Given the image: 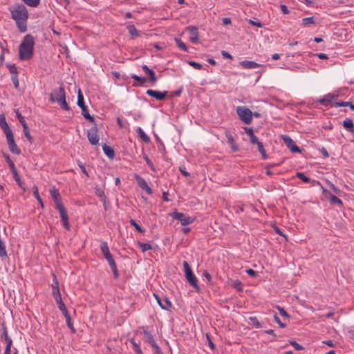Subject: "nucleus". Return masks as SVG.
I'll return each instance as SVG.
<instances>
[{
	"label": "nucleus",
	"instance_id": "nucleus-16",
	"mask_svg": "<svg viewBox=\"0 0 354 354\" xmlns=\"http://www.w3.org/2000/svg\"><path fill=\"white\" fill-rule=\"evenodd\" d=\"M189 33V40L193 44H197L198 42V30L196 26H188L186 28Z\"/></svg>",
	"mask_w": 354,
	"mask_h": 354
},
{
	"label": "nucleus",
	"instance_id": "nucleus-11",
	"mask_svg": "<svg viewBox=\"0 0 354 354\" xmlns=\"http://www.w3.org/2000/svg\"><path fill=\"white\" fill-rule=\"evenodd\" d=\"M282 140L292 153L301 152L299 147L295 145V142L288 136H282Z\"/></svg>",
	"mask_w": 354,
	"mask_h": 354
},
{
	"label": "nucleus",
	"instance_id": "nucleus-36",
	"mask_svg": "<svg viewBox=\"0 0 354 354\" xmlns=\"http://www.w3.org/2000/svg\"><path fill=\"white\" fill-rule=\"evenodd\" d=\"M258 150L261 153L262 158L266 159L268 158V156L266 154V151L264 149L263 145L262 142L258 143L257 145Z\"/></svg>",
	"mask_w": 354,
	"mask_h": 354
},
{
	"label": "nucleus",
	"instance_id": "nucleus-23",
	"mask_svg": "<svg viewBox=\"0 0 354 354\" xmlns=\"http://www.w3.org/2000/svg\"><path fill=\"white\" fill-rule=\"evenodd\" d=\"M102 149H103L104 153L106 155V156L108 158H109L111 159H113L114 158L115 152H114L113 149L111 147L108 146L106 144H104L102 146Z\"/></svg>",
	"mask_w": 354,
	"mask_h": 354
},
{
	"label": "nucleus",
	"instance_id": "nucleus-37",
	"mask_svg": "<svg viewBox=\"0 0 354 354\" xmlns=\"http://www.w3.org/2000/svg\"><path fill=\"white\" fill-rule=\"evenodd\" d=\"M296 176L298 177L300 180H301L304 183H310L312 180L307 177L304 173L297 172L296 174Z\"/></svg>",
	"mask_w": 354,
	"mask_h": 354
},
{
	"label": "nucleus",
	"instance_id": "nucleus-5",
	"mask_svg": "<svg viewBox=\"0 0 354 354\" xmlns=\"http://www.w3.org/2000/svg\"><path fill=\"white\" fill-rule=\"evenodd\" d=\"M236 112L240 119L245 124H250L252 120V112L249 109L243 106H238Z\"/></svg>",
	"mask_w": 354,
	"mask_h": 354
},
{
	"label": "nucleus",
	"instance_id": "nucleus-13",
	"mask_svg": "<svg viewBox=\"0 0 354 354\" xmlns=\"http://www.w3.org/2000/svg\"><path fill=\"white\" fill-rule=\"evenodd\" d=\"M134 178L138 185L142 190H145L148 194H152V189L148 186L147 183L142 177L140 176L137 174H135Z\"/></svg>",
	"mask_w": 354,
	"mask_h": 354
},
{
	"label": "nucleus",
	"instance_id": "nucleus-47",
	"mask_svg": "<svg viewBox=\"0 0 354 354\" xmlns=\"http://www.w3.org/2000/svg\"><path fill=\"white\" fill-rule=\"evenodd\" d=\"M138 245L143 252L152 249L151 245L149 243H138Z\"/></svg>",
	"mask_w": 354,
	"mask_h": 354
},
{
	"label": "nucleus",
	"instance_id": "nucleus-51",
	"mask_svg": "<svg viewBox=\"0 0 354 354\" xmlns=\"http://www.w3.org/2000/svg\"><path fill=\"white\" fill-rule=\"evenodd\" d=\"M15 112H16V116H17V119L19 120V122L21 124V125L24 126V124H27V123L25 121L24 118L21 115V114L19 113V111L17 110Z\"/></svg>",
	"mask_w": 354,
	"mask_h": 354
},
{
	"label": "nucleus",
	"instance_id": "nucleus-22",
	"mask_svg": "<svg viewBox=\"0 0 354 354\" xmlns=\"http://www.w3.org/2000/svg\"><path fill=\"white\" fill-rule=\"evenodd\" d=\"M342 124L348 132L354 133V124L351 119L346 118Z\"/></svg>",
	"mask_w": 354,
	"mask_h": 354
},
{
	"label": "nucleus",
	"instance_id": "nucleus-10",
	"mask_svg": "<svg viewBox=\"0 0 354 354\" xmlns=\"http://www.w3.org/2000/svg\"><path fill=\"white\" fill-rule=\"evenodd\" d=\"M100 250L104 257V258L106 259V261L109 263V265L113 264L115 262V260L113 258V256L110 253L108 244L106 242H102L100 245Z\"/></svg>",
	"mask_w": 354,
	"mask_h": 354
},
{
	"label": "nucleus",
	"instance_id": "nucleus-31",
	"mask_svg": "<svg viewBox=\"0 0 354 354\" xmlns=\"http://www.w3.org/2000/svg\"><path fill=\"white\" fill-rule=\"evenodd\" d=\"M8 147H9L10 151L12 153L17 154V155H19L21 153V150L19 149H18L16 142L11 143V144L8 145Z\"/></svg>",
	"mask_w": 354,
	"mask_h": 354
},
{
	"label": "nucleus",
	"instance_id": "nucleus-27",
	"mask_svg": "<svg viewBox=\"0 0 354 354\" xmlns=\"http://www.w3.org/2000/svg\"><path fill=\"white\" fill-rule=\"evenodd\" d=\"M130 35L134 37L140 36L139 31L136 29L134 25H129L127 27Z\"/></svg>",
	"mask_w": 354,
	"mask_h": 354
},
{
	"label": "nucleus",
	"instance_id": "nucleus-54",
	"mask_svg": "<svg viewBox=\"0 0 354 354\" xmlns=\"http://www.w3.org/2000/svg\"><path fill=\"white\" fill-rule=\"evenodd\" d=\"M109 266L113 272L114 278L117 279L118 277V272L116 263H114L113 264L109 265Z\"/></svg>",
	"mask_w": 354,
	"mask_h": 354
},
{
	"label": "nucleus",
	"instance_id": "nucleus-25",
	"mask_svg": "<svg viewBox=\"0 0 354 354\" xmlns=\"http://www.w3.org/2000/svg\"><path fill=\"white\" fill-rule=\"evenodd\" d=\"M337 97V95H334V94H328V95H324V97L319 100V102L322 104H325L326 102L330 103Z\"/></svg>",
	"mask_w": 354,
	"mask_h": 354
},
{
	"label": "nucleus",
	"instance_id": "nucleus-32",
	"mask_svg": "<svg viewBox=\"0 0 354 354\" xmlns=\"http://www.w3.org/2000/svg\"><path fill=\"white\" fill-rule=\"evenodd\" d=\"M175 41L178 47L180 48L182 50L185 52L188 51L187 46L182 41V40L180 38H175Z\"/></svg>",
	"mask_w": 354,
	"mask_h": 354
},
{
	"label": "nucleus",
	"instance_id": "nucleus-50",
	"mask_svg": "<svg viewBox=\"0 0 354 354\" xmlns=\"http://www.w3.org/2000/svg\"><path fill=\"white\" fill-rule=\"evenodd\" d=\"M290 342V344L292 345L295 350L297 351H301L304 349V347L302 346H301L300 344H299L298 343H297L295 341H293V340H291V341H289Z\"/></svg>",
	"mask_w": 354,
	"mask_h": 354
},
{
	"label": "nucleus",
	"instance_id": "nucleus-60",
	"mask_svg": "<svg viewBox=\"0 0 354 354\" xmlns=\"http://www.w3.org/2000/svg\"><path fill=\"white\" fill-rule=\"evenodd\" d=\"M131 343L132 344L133 348L135 351L136 353L140 351L141 348H140V346L138 344H137L133 339L131 340Z\"/></svg>",
	"mask_w": 354,
	"mask_h": 354
},
{
	"label": "nucleus",
	"instance_id": "nucleus-58",
	"mask_svg": "<svg viewBox=\"0 0 354 354\" xmlns=\"http://www.w3.org/2000/svg\"><path fill=\"white\" fill-rule=\"evenodd\" d=\"M274 319L281 328H285L286 326V324L283 323L277 315H274Z\"/></svg>",
	"mask_w": 354,
	"mask_h": 354
},
{
	"label": "nucleus",
	"instance_id": "nucleus-21",
	"mask_svg": "<svg viewBox=\"0 0 354 354\" xmlns=\"http://www.w3.org/2000/svg\"><path fill=\"white\" fill-rule=\"evenodd\" d=\"M240 65L244 68H256L260 67L261 65L254 61L244 60L240 62Z\"/></svg>",
	"mask_w": 354,
	"mask_h": 354
},
{
	"label": "nucleus",
	"instance_id": "nucleus-7",
	"mask_svg": "<svg viewBox=\"0 0 354 354\" xmlns=\"http://www.w3.org/2000/svg\"><path fill=\"white\" fill-rule=\"evenodd\" d=\"M66 97V93L63 84H61L58 89H54L50 94V101L52 102H59Z\"/></svg>",
	"mask_w": 354,
	"mask_h": 354
},
{
	"label": "nucleus",
	"instance_id": "nucleus-43",
	"mask_svg": "<svg viewBox=\"0 0 354 354\" xmlns=\"http://www.w3.org/2000/svg\"><path fill=\"white\" fill-rule=\"evenodd\" d=\"M26 5L31 7H37L39 3L40 0H22Z\"/></svg>",
	"mask_w": 354,
	"mask_h": 354
},
{
	"label": "nucleus",
	"instance_id": "nucleus-57",
	"mask_svg": "<svg viewBox=\"0 0 354 354\" xmlns=\"http://www.w3.org/2000/svg\"><path fill=\"white\" fill-rule=\"evenodd\" d=\"M11 80H12V81L13 82V84H14L15 87L16 88H19V80H18V76L17 75H12Z\"/></svg>",
	"mask_w": 354,
	"mask_h": 354
},
{
	"label": "nucleus",
	"instance_id": "nucleus-46",
	"mask_svg": "<svg viewBox=\"0 0 354 354\" xmlns=\"http://www.w3.org/2000/svg\"><path fill=\"white\" fill-rule=\"evenodd\" d=\"M130 224L133 226L139 232L144 233L145 230L133 219L129 221Z\"/></svg>",
	"mask_w": 354,
	"mask_h": 354
},
{
	"label": "nucleus",
	"instance_id": "nucleus-56",
	"mask_svg": "<svg viewBox=\"0 0 354 354\" xmlns=\"http://www.w3.org/2000/svg\"><path fill=\"white\" fill-rule=\"evenodd\" d=\"M183 92V87H180L178 90L171 92L169 95V97L172 98L174 96H180Z\"/></svg>",
	"mask_w": 354,
	"mask_h": 354
},
{
	"label": "nucleus",
	"instance_id": "nucleus-30",
	"mask_svg": "<svg viewBox=\"0 0 354 354\" xmlns=\"http://www.w3.org/2000/svg\"><path fill=\"white\" fill-rule=\"evenodd\" d=\"M8 257V254H7V251L6 249L5 243H3V241L1 239H0V257L4 258V257Z\"/></svg>",
	"mask_w": 354,
	"mask_h": 354
},
{
	"label": "nucleus",
	"instance_id": "nucleus-53",
	"mask_svg": "<svg viewBox=\"0 0 354 354\" xmlns=\"http://www.w3.org/2000/svg\"><path fill=\"white\" fill-rule=\"evenodd\" d=\"M189 64L190 66H192V67H194V68L198 69V70L202 69L203 68L202 64H201L200 63L196 62L194 61L189 62Z\"/></svg>",
	"mask_w": 354,
	"mask_h": 354
},
{
	"label": "nucleus",
	"instance_id": "nucleus-26",
	"mask_svg": "<svg viewBox=\"0 0 354 354\" xmlns=\"http://www.w3.org/2000/svg\"><path fill=\"white\" fill-rule=\"evenodd\" d=\"M137 133H138L139 136L140 137V138L145 142H150V138L143 131V130L140 128V127H138L137 129Z\"/></svg>",
	"mask_w": 354,
	"mask_h": 354
},
{
	"label": "nucleus",
	"instance_id": "nucleus-55",
	"mask_svg": "<svg viewBox=\"0 0 354 354\" xmlns=\"http://www.w3.org/2000/svg\"><path fill=\"white\" fill-rule=\"evenodd\" d=\"M66 324H67L68 327L71 330V331L73 333H75V328L73 327L71 316H69L67 318H66Z\"/></svg>",
	"mask_w": 354,
	"mask_h": 354
},
{
	"label": "nucleus",
	"instance_id": "nucleus-44",
	"mask_svg": "<svg viewBox=\"0 0 354 354\" xmlns=\"http://www.w3.org/2000/svg\"><path fill=\"white\" fill-rule=\"evenodd\" d=\"M4 157L6 158L7 163L8 164L10 171L15 169H16L15 165L13 161L10 158V156L8 154H5Z\"/></svg>",
	"mask_w": 354,
	"mask_h": 354
},
{
	"label": "nucleus",
	"instance_id": "nucleus-52",
	"mask_svg": "<svg viewBox=\"0 0 354 354\" xmlns=\"http://www.w3.org/2000/svg\"><path fill=\"white\" fill-rule=\"evenodd\" d=\"M351 102H336L334 104V106L335 107H341V106H349L351 105Z\"/></svg>",
	"mask_w": 354,
	"mask_h": 354
},
{
	"label": "nucleus",
	"instance_id": "nucleus-29",
	"mask_svg": "<svg viewBox=\"0 0 354 354\" xmlns=\"http://www.w3.org/2000/svg\"><path fill=\"white\" fill-rule=\"evenodd\" d=\"M4 133L6 136L8 145L15 142L12 130L7 131Z\"/></svg>",
	"mask_w": 354,
	"mask_h": 354
},
{
	"label": "nucleus",
	"instance_id": "nucleus-4",
	"mask_svg": "<svg viewBox=\"0 0 354 354\" xmlns=\"http://www.w3.org/2000/svg\"><path fill=\"white\" fill-rule=\"evenodd\" d=\"M77 105L81 108L84 118L91 122H95V118L89 114L87 106L85 105L84 97L80 90L78 91Z\"/></svg>",
	"mask_w": 354,
	"mask_h": 354
},
{
	"label": "nucleus",
	"instance_id": "nucleus-15",
	"mask_svg": "<svg viewBox=\"0 0 354 354\" xmlns=\"http://www.w3.org/2000/svg\"><path fill=\"white\" fill-rule=\"evenodd\" d=\"M146 93L149 96L153 97L158 100H165V97L168 95L169 92L167 91L160 92L158 91L149 89L147 91Z\"/></svg>",
	"mask_w": 354,
	"mask_h": 354
},
{
	"label": "nucleus",
	"instance_id": "nucleus-62",
	"mask_svg": "<svg viewBox=\"0 0 354 354\" xmlns=\"http://www.w3.org/2000/svg\"><path fill=\"white\" fill-rule=\"evenodd\" d=\"M206 337H207V339L208 341V344H209V347L212 348V349H215V345L213 343V342L212 341L211 338H210V336L209 334H206Z\"/></svg>",
	"mask_w": 354,
	"mask_h": 354
},
{
	"label": "nucleus",
	"instance_id": "nucleus-61",
	"mask_svg": "<svg viewBox=\"0 0 354 354\" xmlns=\"http://www.w3.org/2000/svg\"><path fill=\"white\" fill-rule=\"evenodd\" d=\"M244 130H245V132L248 134V136L250 137V138L253 136L254 134V131H253V129L252 128H249V127H244L243 128Z\"/></svg>",
	"mask_w": 354,
	"mask_h": 354
},
{
	"label": "nucleus",
	"instance_id": "nucleus-12",
	"mask_svg": "<svg viewBox=\"0 0 354 354\" xmlns=\"http://www.w3.org/2000/svg\"><path fill=\"white\" fill-rule=\"evenodd\" d=\"M143 334L145 337H146V341L147 343H149L152 348L155 350L156 353H160V351L161 350L159 346L156 343L153 335L150 333V331L144 330Z\"/></svg>",
	"mask_w": 354,
	"mask_h": 354
},
{
	"label": "nucleus",
	"instance_id": "nucleus-45",
	"mask_svg": "<svg viewBox=\"0 0 354 354\" xmlns=\"http://www.w3.org/2000/svg\"><path fill=\"white\" fill-rule=\"evenodd\" d=\"M232 288L236 289L239 292L243 291V288L241 287V282L239 280H235L232 283Z\"/></svg>",
	"mask_w": 354,
	"mask_h": 354
},
{
	"label": "nucleus",
	"instance_id": "nucleus-40",
	"mask_svg": "<svg viewBox=\"0 0 354 354\" xmlns=\"http://www.w3.org/2000/svg\"><path fill=\"white\" fill-rule=\"evenodd\" d=\"M315 24V20L313 17H306L302 19V25L304 26H307L310 24Z\"/></svg>",
	"mask_w": 354,
	"mask_h": 354
},
{
	"label": "nucleus",
	"instance_id": "nucleus-34",
	"mask_svg": "<svg viewBox=\"0 0 354 354\" xmlns=\"http://www.w3.org/2000/svg\"><path fill=\"white\" fill-rule=\"evenodd\" d=\"M95 194L100 198L101 201L103 202V203H106V196L104 194V192L102 189L100 188H96L95 189Z\"/></svg>",
	"mask_w": 354,
	"mask_h": 354
},
{
	"label": "nucleus",
	"instance_id": "nucleus-1",
	"mask_svg": "<svg viewBox=\"0 0 354 354\" xmlns=\"http://www.w3.org/2000/svg\"><path fill=\"white\" fill-rule=\"evenodd\" d=\"M10 12L19 30L21 32H25L27 30V20L28 18V12L26 6L23 4L17 5L10 9Z\"/></svg>",
	"mask_w": 354,
	"mask_h": 354
},
{
	"label": "nucleus",
	"instance_id": "nucleus-39",
	"mask_svg": "<svg viewBox=\"0 0 354 354\" xmlns=\"http://www.w3.org/2000/svg\"><path fill=\"white\" fill-rule=\"evenodd\" d=\"M6 66L9 69V71L10 73L12 75H17L18 74V71H17V68L15 66V64H6Z\"/></svg>",
	"mask_w": 354,
	"mask_h": 354
},
{
	"label": "nucleus",
	"instance_id": "nucleus-63",
	"mask_svg": "<svg viewBox=\"0 0 354 354\" xmlns=\"http://www.w3.org/2000/svg\"><path fill=\"white\" fill-rule=\"evenodd\" d=\"M144 159L145 160L147 164L151 167L152 170H155L153 165L147 156H144Z\"/></svg>",
	"mask_w": 354,
	"mask_h": 354
},
{
	"label": "nucleus",
	"instance_id": "nucleus-17",
	"mask_svg": "<svg viewBox=\"0 0 354 354\" xmlns=\"http://www.w3.org/2000/svg\"><path fill=\"white\" fill-rule=\"evenodd\" d=\"M324 193L326 194V196L329 200V202L333 205H337L338 207H342L343 205L342 201L335 196V195L332 194L330 192H326V191L324 189Z\"/></svg>",
	"mask_w": 354,
	"mask_h": 354
},
{
	"label": "nucleus",
	"instance_id": "nucleus-64",
	"mask_svg": "<svg viewBox=\"0 0 354 354\" xmlns=\"http://www.w3.org/2000/svg\"><path fill=\"white\" fill-rule=\"evenodd\" d=\"M221 54L224 58H227V59H233V57L227 51L222 50Z\"/></svg>",
	"mask_w": 354,
	"mask_h": 354
},
{
	"label": "nucleus",
	"instance_id": "nucleus-24",
	"mask_svg": "<svg viewBox=\"0 0 354 354\" xmlns=\"http://www.w3.org/2000/svg\"><path fill=\"white\" fill-rule=\"evenodd\" d=\"M0 127L3 133L7 131L11 130L8 124L6 122L4 115L3 114L0 115Z\"/></svg>",
	"mask_w": 354,
	"mask_h": 354
},
{
	"label": "nucleus",
	"instance_id": "nucleus-42",
	"mask_svg": "<svg viewBox=\"0 0 354 354\" xmlns=\"http://www.w3.org/2000/svg\"><path fill=\"white\" fill-rule=\"evenodd\" d=\"M52 295L56 303H60V301H62L59 290H57L56 291H52Z\"/></svg>",
	"mask_w": 354,
	"mask_h": 354
},
{
	"label": "nucleus",
	"instance_id": "nucleus-28",
	"mask_svg": "<svg viewBox=\"0 0 354 354\" xmlns=\"http://www.w3.org/2000/svg\"><path fill=\"white\" fill-rule=\"evenodd\" d=\"M23 131H24V133L25 137L28 139V140L30 143H32L33 142V138L30 136V131H29V129L28 127V124H24V126H23Z\"/></svg>",
	"mask_w": 354,
	"mask_h": 354
},
{
	"label": "nucleus",
	"instance_id": "nucleus-19",
	"mask_svg": "<svg viewBox=\"0 0 354 354\" xmlns=\"http://www.w3.org/2000/svg\"><path fill=\"white\" fill-rule=\"evenodd\" d=\"M50 193L53 200L55 203V207L59 206V205H63L61 201L60 194L57 189L53 187L50 190Z\"/></svg>",
	"mask_w": 354,
	"mask_h": 354
},
{
	"label": "nucleus",
	"instance_id": "nucleus-14",
	"mask_svg": "<svg viewBox=\"0 0 354 354\" xmlns=\"http://www.w3.org/2000/svg\"><path fill=\"white\" fill-rule=\"evenodd\" d=\"M155 298L157 300L158 304L160 306L162 309L169 310L171 307V303L169 300V299L166 297H164L162 299L159 297L157 294H153Z\"/></svg>",
	"mask_w": 354,
	"mask_h": 354
},
{
	"label": "nucleus",
	"instance_id": "nucleus-18",
	"mask_svg": "<svg viewBox=\"0 0 354 354\" xmlns=\"http://www.w3.org/2000/svg\"><path fill=\"white\" fill-rule=\"evenodd\" d=\"M142 68L145 73L149 75L150 82L154 84L157 82V77L155 75V72L152 69L149 68L147 65H143Z\"/></svg>",
	"mask_w": 354,
	"mask_h": 354
},
{
	"label": "nucleus",
	"instance_id": "nucleus-8",
	"mask_svg": "<svg viewBox=\"0 0 354 354\" xmlns=\"http://www.w3.org/2000/svg\"><path fill=\"white\" fill-rule=\"evenodd\" d=\"M94 123V127L88 129L87 131V137L89 142L93 145H96L99 142V136L97 135L98 129L96 124Z\"/></svg>",
	"mask_w": 354,
	"mask_h": 354
},
{
	"label": "nucleus",
	"instance_id": "nucleus-38",
	"mask_svg": "<svg viewBox=\"0 0 354 354\" xmlns=\"http://www.w3.org/2000/svg\"><path fill=\"white\" fill-rule=\"evenodd\" d=\"M33 194H34L35 197L36 198V199L38 201V202L40 204L41 207H44V205L42 199L39 196V192H38V189H37V187L36 186H35L33 187Z\"/></svg>",
	"mask_w": 354,
	"mask_h": 354
},
{
	"label": "nucleus",
	"instance_id": "nucleus-33",
	"mask_svg": "<svg viewBox=\"0 0 354 354\" xmlns=\"http://www.w3.org/2000/svg\"><path fill=\"white\" fill-rule=\"evenodd\" d=\"M12 174H13V178L15 180V181L17 182V185L24 189V187H22V183L21 181V178L19 177V175L18 174V172L17 171V169L11 171Z\"/></svg>",
	"mask_w": 354,
	"mask_h": 354
},
{
	"label": "nucleus",
	"instance_id": "nucleus-41",
	"mask_svg": "<svg viewBox=\"0 0 354 354\" xmlns=\"http://www.w3.org/2000/svg\"><path fill=\"white\" fill-rule=\"evenodd\" d=\"M57 103L62 109L66 111L70 110V107L66 101V97L62 100H59V102H57Z\"/></svg>",
	"mask_w": 354,
	"mask_h": 354
},
{
	"label": "nucleus",
	"instance_id": "nucleus-49",
	"mask_svg": "<svg viewBox=\"0 0 354 354\" xmlns=\"http://www.w3.org/2000/svg\"><path fill=\"white\" fill-rule=\"evenodd\" d=\"M249 319L250 320V322H252V324H254L256 328H261V324H260V322L258 321V319L257 317H250L249 318Z\"/></svg>",
	"mask_w": 354,
	"mask_h": 354
},
{
	"label": "nucleus",
	"instance_id": "nucleus-2",
	"mask_svg": "<svg viewBox=\"0 0 354 354\" xmlns=\"http://www.w3.org/2000/svg\"><path fill=\"white\" fill-rule=\"evenodd\" d=\"M35 46L34 37L30 35H26L19 47V58L20 60H28L33 56Z\"/></svg>",
	"mask_w": 354,
	"mask_h": 354
},
{
	"label": "nucleus",
	"instance_id": "nucleus-20",
	"mask_svg": "<svg viewBox=\"0 0 354 354\" xmlns=\"http://www.w3.org/2000/svg\"><path fill=\"white\" fill-rule=\"evenodd\" d=\"M225 135L227 139L228 143L231 146V149L233 151H238L239 148V146L236 144L235 140L232 136V135L230 133V131H226L225 132Z\"/></svg>",
	"mask_w": 354,
	"mask_h": 354
},
{
	"label": "nucleus",
	"instance_id": "nucleus-59",
	"mask_svg": "<svg viewBox=\"0 0 354 354\" xmlns=\"http://www.w3.org/2000/svg\"><path fill=\"white\" fill-rule=\"evenodd\" d=\"M52 290L53 291H56L57 290H59V283L57 279V277L55 276L53 283L52 284Z\"/></svg>",
	"mask_w": 354,
	"mask_h": 354
},
{
	"label": "nucleus",
	"instance_id": "nucleus-35",
	"mask_svg": "<svg viewBox=\"0 0 354 354\" xmlns=\"http://www.w3.org/2000/svg\"><path fill=\"white\" fill-rule=\"evenodd\" d=\"M131 77L132 79L136 80L138 82L140 86L143 85L146 82V81H147L145 77H140V76H138L137 75H135V74L131 75Z\"/></svg>",
	"mask_w": 354,
	"mask_h": 354
},
{
	"label": "nucleus",
	"instance_id": "nucleus-6",
	"mask_svg": "<svg viewBox=\"0 0 354 354\" xmlns=\"http://www.w3.org/2000/svg\"><path fill=\"white\" fill-rule=\"evenodd\" d=\"M171 216L180 222L182 225H187L192 223L194 218L187 216L185 214L178 212H174L171 214Z\"/></svg>",
	"mask_w": 354,
	"mask_h": 354
},
{
	"label": "nucleus",
	"instance_id": "nucleus-48",
	"mask_svg": "<svg viewBox=\"0 0 354 354\" xmlns=\"http://www.w3.org/2000/svg\"><path fill=\"white\" fill-rule=\"evenodd\" d=\"M277 309L279 310V314L284 318H289L290 317V315H288V313L284 310L283 308L279 306H276Z\"/></svg>",
	"mask_w": 354,
	"mask_h": 354
},
{
	"label": "nucleus",
	"instance_id": "nucleus-3",
	"mask_svg": "<svg viewBox=\"0 0 354 354\" xmlns=\"http://www.w3.org/2000/svg\"><path fill=\"white\" fill-rule=\"evenodd\" d=\"M183 267L185 272V277L187 281L189 282L190 286H192L197 292H199L201 288L198 285V281L196 278L195 275L192 272V270L187 261L183 262Z\"/></svg>",
	"mask_w": 354,
	"mask_h": 354
},
{
	"label": "nucleus",
	"instance_id": "nucleus-9",
	"mask_svg": "<svg viewBox=\"0 0 354 354\" xmlns=\"http://www.w3.org/2000/svg\"><path fill=\"white\" fill-rule=\"evenodd\" d=\"M56 209L59 211L62 221H63L64 227L66 230H70V224L68 222V216L67 210L63 205H59L56 207Z\"/></svg>",
	"mask_w": 354,
	"mask_h": 354
}]
</instances>
